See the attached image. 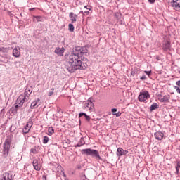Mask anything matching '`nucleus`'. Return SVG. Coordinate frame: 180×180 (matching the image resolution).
I'll use <instances>...</instances> for the list:
<instances>
[{
	"instance_id": "nucleus-49",
	"label": "nucleus",
	"mask_w": 180,
	"mask_h": 180,
	"mask_svg": "<svg viewBox=\"0 0 180 180\" xmlns=\"http://www.w3.org/2000/svg\"><path fill=\"white\" fill-rule=\"evenodd\" d=\"M83 108H84V109H85V108H86V107L85 105H84V107H83Z\"/></svg>"
},
{
	"instance_id": "nucleus-29",
	"label": "nucleus",
	"mask_w": 180,
	"mask_h": 180,
	"mask_svg": "<svg viewBox=\"0 0 180 180\" xmlns=\"http://www.w3.org/2000/svg\"><path fill=\"white\" fill-rule=\"evenodd\" d=\"M174 89H176L178 94H180V88L178 86H174Z\"/></svg>"
},
{
	"instance_id": "nucleus-14",
	"label": "nucleus",
	"mask_w": 180,
	"mask_h": 180,
	"mask_svg": "<svg viewBox=\"0 0 180 180\" xmlns=\"http://www.w3.org/2000/svg\"><path fill=\"white\" fill-rule=\"evenodd\" d=\"M69 18H70V20L72 23H75L77 22V18H78V15L77 14H74V13L71 12L69 14Z\"/></svg>"
},
{
	"instance_id": "nucleus-39",
	"label": "nucleus",
	"mask_w": 180,
	"mask_h": 180,
	"mask_svg": "<svg viewBox=\"0 0 180 180\" xmlns=\"http://www.w3.org/2000/svg\"><path fill=\"white\" fill-rule=\"evenodd\" d=\"M148 2H150V4H154V2H155V0H148Z\"/></svg>"
},
{
	"instance_id": "nucleus-47",
	"label": "nucleus",
	"mask_w": 180,
	"mask_h": 180,
	"mask_svg": "<svg viewBox=\"0 0 180 180\" xmlns=\"http://www.w3.org/2000/svg\"><path fill=\"white\" fill-rule=\"evenodd\" d=\"M156 60H160V58H158H158H156Z\"/></svg>"
},
{
	"instance_id": "nucleus-1",
	"label": "nucleus",
	"mask_w": 180,
	"mask_h": 180,
	"mask_svg": "<svg viewBox=\"0 0 180 180\" xmlns=\"http://www.w3.org/2000/svg\"><path fill=\"white\" fill-rule=\"evenodd\" d=\"M84 54H88L86 46H76L73 51L66 57L65 68L69 72H75L77 70H85L88 64L84 62Z\"/></svg>"
},
{
	"instance_id": "nucleus-26",
	"label": "nucleus",
	"mask_w": 180,
	"mask_h": 180,
	"mask_svg": "<svg viewBox=\"0 0 180 180\" xmlns=\"http://www.w3.org/2000/svg\"><path fill=\"white\" fill-rule=\"evenodd\" d=\"M68 26L70 32H74V25L70 23Z\"/></svg>"
},
{
	"instance_id": "nucleus-21",
	"label": "nucleus",
	"mask_w": 180,
	"mask_h": 180,
	"mask_svg": "<svg viewBox=\"0 0 180 180\" xmlns=\"http://www.w3.org/2000/svg\"><path fill=\"white\" fill-rule=\"evenodd\" d=\"M84 144H85V141H84L83 138H81L79 142L77 144H76L75 147H81Z\"/></svg>"
},
{
	"instance_id": "nucleus-19",
	"label": "nucleus",
	"mask_w": 180,
	"mask_h": 180,
	"mask_svg": "<svg viewBox=\"0 0 180 180\" xmlns=\"http://www.w3.org/2000/svg\"><path fill=\"white\" fill-rule=\"evenodd\" d=\"M169 98H170L169 96L165 95L162 98L160 99V102H164V103L169 102Z\"/></svg>"
},
{
	"instance_id": "nucleus-25",
	"label": "nucleus",
	"mask_w": 180,
	"mask_h": 180,
	"mask_svg": "<svg viewBox=\"0 0 180 180\" xmlns=\"http://www.w3.org/2000/svg\"><path fill=\"white\" fill-rule=\"evenodd\" d=\"M49 143V137L48 136H44L43 139V143L47 144Z\"/></svg>"
},
{
	"instance_id": "nucleus-7",
	"label": "nucleus",
	"mask_w": 180,
	"mask_h": 180,
	"mask_svg": "<svg viewBox=\"0 0 180 180\" xmlns=\"http://www.w3.org/2000/svg\"><path fill=\"white\" fill-rule=\"evenodd\" d=\"M32 126H33V122L29 121L25 125V127L23 128L22 133L24 134H27V133L30 131V129L32 128Z\"/></svg>"
},
{
	"instance_id": "nucleus-50",
	"label": "nucleus",
	"mask_w": 180,
	"mask_h": 180,
	"mask_svg": "<svg viewBox=\"0 0 180 180\" xmlns=\"http://www.w3.org/2000/svg\"><path fill=\"white\" fill-rule=\"evenodd\" d=\"M63 176H65H65H65V174H64V175H63Z\"/></svg>"
},
{
	"instance_id": "nucleus-43",
	"label": "nucleus",
	"mask_w": 180,
	"mask_h": 180,
	"mask_svg": "<svg viewBox=\"0 0 180 180\" xmlns=\"http://www.w3.org/2000/svg\"><path fill=\"white\" fill-rule=\"evenodd\" d=\"M34 9H36V8H29V11H34Z\"/></svg>"
},
{
	"instance_id": "nucleus-5",
	"label": "nucleus",
	"mask_w": 180,
	"mask_h": 180,
	"mask_svg": "<svg viewBox=\"0 0 180 180\" xmlns=\"http://www.w3.org/2000/svg\"><path fill=\"white\" fill-rule=\"evenodd\" d=\"M151 98V96L150 95V93L145 90L143 91L140 92L138 99L139 102H146L148 99H150Z\"/></svg>"
},
{
	"instance_id": "nucleus-20",
	"label": "nucleus",
	"mask_w": 180,
	"mask_h": 180,
	"mask_svg": "<svg viewBox=\"0 0 180 180\" xmlns=\"http://www.w3.org/2000/svg\"><path fill=\"white\" fill-rule=\"evenodd\" d=\"M158 108H160V105H158L157 103H154L151 105L150 110V112H153V110H155V109H158Z\"/></svg>"
},
{
	"instance_id": "nucleus-45",
	"label": "nucleus",
	"mask_w": 180,
	"mask_h": 180,
	"mask_svg": "<svg viewBox=\"0 0 180 180\" xmlns=\"http://www.w3.org/2000/svg\"><path fill=\"white\" fill-rule=\"evenodd\" d=\"M131 75H134L135 73H134V72H131Z\"/></svg>"
},
{
	"instance_id": "nucleus-10",
	"label": "nucleus",
	"mask_w": 180,
	"mask_h": 180,
	"mask_svg": "<svg viewBox=\"0 0 180 180\" xmlns=\"http://www.w3.org/2000/svg\"><path fill=\"white\" fill-rule=\"evenodd\" d=\"M40 105V98H37L36 101H34L30 105L31 109H36L39 108Z\"/></svg>"
},
{
	"instance_id": "nucleus-42",
	"label": "nucleus",
	"mask_w": 180,
	"mask_h": 180,
	"mask_svg": "<svg viewBox=\"0 0 180 180\" xmlns=\"http://www.w3.org/2000/svg\"><path fill=\"white\" fill-rule=\"evenodd\" d=\"M120 25H123V20H120Z\"/></svg>"
},
{
	"instance_id": "nucleus-35",
	"label": "nucleus",
	"mask_w": 180,
	"mask_h": 180,
	"mask_svg": "<svg viewBox=\"0 0 180 180\" xmlns=\"http://www.w3.org/2000/svg\"><path fill=\"white\" fill-rule=\"evenodd\" d=\"M111 112L112 113H115V112H117V108H112V109H111Z\"/></svg>"
},
{
	"instance_id": "nucleus-13",
	"label": "nucleus",
	"mask_w": 180,
	"mask_h": 180,
	"mask_svg": "<svg viewBox=\"0 0 180 180\" xmlns=\"http://www.w3.org/2000/svg\"><path fill=\"white\" fill-rule=\"evenodd\" d=\"M154 136L156 140H162V139H164V133L161 131H157L154 134Z\"/></svg>"
},
{
	"instance_id": "nucleus-12",
	"label": "nucleus",
	"mask_w": 180,
	"mask_h": 180,
	"mask_svg": "<svg viewBox=\"0 0 180 180\" xmlns=\"http://www.w3.org/2000/svg\"><path fill=\"white\" fill-rule=\"evenodd\" d=\"M13 56L16 58L20 56V47H16L13 50Z\"/></svg>"
},
{
	"instance_id": "nucleus-32",
	"label": "nucleus",
	"mask_w": 180,
	"mask_h": 180,
	"mask_svg": "<svg viewBox=\"0 0 180 180\" xmlns=\"http://www.w3.org/2000/svg\"><path fill=\"white\" fill-rule=\"evenodd\" d=\"M140 79L141 81H146V79H147V77H146V75H143L142 77H140Z\"/></svg>"
},
{
	"instance_id": "nucleus-46",
	"label": "nucleus",
	"mask_w": 180,
	"mask_h": 180,
	"mask_svg": "<svg viewBox=\"0 0 180 180\" xmlns=\"http://www.w3.org/2000/svg\"><path fill=\"white\" fill-rule=\"evenodd\" d=\"M58 168H59V169L61 168V166H60V165H58Z\"/></svg>"
},
{
	"instance_id": "nucleus-23",
	"label": "nucleus",
	"mask_w": 180,
	"mask_h": 180,
	"mask_svg": "<svg viewBox=\"0 0 180 180\" xmlns=\"http://www.w3.org/2000/svg\"><path fill=\"white\" fill-rule=\"evenodd\" d=\"M36 19L37 22H43L44 19L41 16H34V20Z\"/></svg>"
},
{
	"instance_id": "nucleus-18",
	"label": "nucleus",
	"mask_w": 180,
	"mask_h": 180,
	"mask_svg": "<svg viewBox=\"0 0 180 180\" xmlns=\"http://www.w3.org/2000/svg\"><path fill=\"white\" fill-rule=\"evenodd\" d=\"M175 168H176L175 174H176V175H178V174H179V169H180V161L179 160L176 161Z\"/></svg>"
},
{
	"instance_id": "nucleus-48",
	"label": "nucleus",
	"mask_w": 180,
	"mask_h": 180,
	"mask_svg": "<svg viewBox=\"0 0 180 180\" xmlns=\"http://www.w3.org/2000/svg\"><path fill=\"white\" fill-rule=\"evenodd\" d=\"M84 117H85V119H86V117H88V115H86Z\"/></svg>"
},
{
	"instance_id": "nucleus-3",
	"label": "nucleus",
	"mask_w": 180,
	"mask_h": 180,
	"mask_svg": "<svg viewBox=\"0 0 180 180\" xmlns=\"http://www.w3.org/2000/svg\"><path fill=\"white\" fill-rule=\"evenodd\" d=\"M82 154L84 155H90L93 158H95V160H100L101 161H103L102 157H101V155H99V151L95 149H83L82 150Z\"/></svg>"
},
{
	"instance_id": "nucleus-31",
	"label": "nucleus",
	"mask_w": 180,
	"mask_h": 180,
	"mask_svg": "<svg viewBox=\"0 0 180 180\" xmlns=\"http://www.w3.org/2000/svg\"><path fill=\"white\" fill-rule=\"evenodd\" d=\"M0 51H3V53H6V51H8V48H0Z\"/></svg>"
},
{
	"instance_id": "nucleus-36",
	"label": "nucleus",
	"mask_w": 180,
	"mask_h": 180,
	"mask_svg": "<svg viewBox=\"0 0 180 180\" xmlns=\"http://www.w3.org/2000/svg\"><path fill=\"white\" fill-rule=\"evenodd\" d=\"M86 120L87 122H91V117H89V115H88L86 117Z\"/></svg>"
},
{
	"instance_id": "nucleus-33",
	"label": "nucleus",
	"mask_w": 180,
	"mask_h": 180,
	"mask_svg": "<svg viewBox=\"0 0 180 180\" xmlns=\"http://www.w3.org/2000/svg\"><path fill=\"white\" fill-rule=\"evenodd\" d=\"M144 72H145V74L148 75V77H150V75H151V70H150V71L145 70Z\"/></svg>"
},
{
	"instance_id": "nucleus-40",
	"label": "nucleus",
	"mask_w": 180,
	"mask_h": 180,
	"mask_svg": "<svg viewBox=\"0 0 180 180\" xmlns=\"http://www.w3.org/2000/svg\"><path fill=\"white\" fill-rule=\"evenodd\" d=\"M84 8H85V9H89V11H91L89 6H84Z\"/></svg>"
},
{
	"instance_id": "nucleus-17",
	"label": "nucleus",
	"mask_w": 180,
	"mask_h": 180,
	"mask_svg": "<svg viewBox=\"0 0 180 180\" xmlns=\"http://www.w3.org/2000/svg\"><path fill=\"white\" fill-rule=\"evenodd\" d=\"M178 1L179 0H173L172 2V6H173V8H176V9H179L180 8V4Z\"/></svg>"
},
{
	"instance_id": "nucleus-27",
	"label": "nucleus",
	"mask_w": 180,
	"mask_h": 180,
	"mask_svg": "<svg viewBox=\"0 0 180 180\" xmlns=\"http://www.w3.org/2000/svg\"><path fill=\"white\" fill-rule=\"evenodd\" d=\"M88 115H86V113H85V112H80L79 114V119H81V117H82V116H84V117H86V116H87Z\"/></svg>"
},
{
	"instance_id": "nucleus-34",
	"label": "nucleus",
	"mask_w": 180,
	"mask_h": 180,
	"mask_svg": "<svg viewBox=\"0 0 180 180\" xmlns=\"http://www.w3.org/2000/svg\"><path fill=\"white\" fill-rule=\"evenodd\" d=\"M82 180H89V179L86 178V176L85 174H84L83 176H82L81 178Z\"/></svg>"
},
{
	"instance_id": "nucleus-15",
	"label": "nucleus",
	"mask_w": 180,
	"mask_h": 180,
	"mask_svg": "<svg viewBox=\"0 0 180 180\" xmlns=\"http://www.w3.org/2000/svg\"><path fill=\"white\" fill-rule=\"evenodd\" d=\"M56 54H58V56H60V57H63L64 56V48H56L55 49Z\"/></svg>"
},
{
	"instance_id": "nucleus-44",
	"label": "nucleus",
	"mask_w": 180,
	"mask_h": 180,
	"mask_svg": "<svg viewBox=\"0 0 180 180\" xmlns=\"http://www.w3.org/2000/svg\"><path fill=\"white\" fill-rule=\"evenodd\" d=\"M79 13H82L83 15H84V11H80Z\"/></svg>"
},
{
	"instance_id": "nucleus-4",
	"label": "nucleus",
	"mask_w": 180,
	"mask_h": 180,
	"mask_svg": "<svg viewBox=\"0 0 180 180\" xmlns=\"http://www.w3.org/2000/svg\"><path fill=\"white\" fill-rule=\"evenodd\" d=\"M12 143V139L10 136H8L4 143V148H3V154L2 157L4 158H6L9 154V150H11V144Z\"/></svg>"
},
{
	"instance_id": "nucleus-22",
	"label": "nucleus",
	"mask_w": 180,
	"mask_h": 180,
	"mask_svg": "<svg viewBox=\"0 0 180 180\" xmlns=\"http://www.w3.org/2000/svg\"><path fill=\"white\" fill-rule=\"evenodd\" d=\"M48 136H53V134H54V128H53L52 127H49L48 129Z\"/></svg>"
},
{
	"instance_id": "nucleus-11",
	"label": "nucleus",
	"mask_w": 180,
	"mask_h": 180,
	"mask_svg": "<svg viewBox=\"0 0 180 180\" xmlns=\"http://www.w3.org/2000/svg\"><path fill=\"white\" fill-rule=\"evenodd\" d=\"M0 180H12V176L8 172H5L1 176Z\"/></svg>"
},
{
	"instance_id": "nucleus-24",
	"label": "nucleus",
	"mask_w": 180,
	"mask_h": 180,
	"mask_svg": "<svg viewBox=\"0 0 180 180\" xmlns=\"http://www.w3.org/2000/svg\"><path fill=\"white\" fill-rule=\"evenodd\" d=\"M31 153H32V154H37V153H39V148L34 146V148H31Z\"/></svg>"
},
{
	"instance_id": "nucleus-2",
	"label": "nucleus",
	"mask_w": 180,
	"mask_h": 180,
	"mask_svg": "<svg viewBox=\"0 0 180 180\" xmlns=\"http://www.w3.org/2000/svg\"><path fill=\"white\" fill-rule=\"evenodd\" d=\"M32 92H33V89L32 88V86H27L24 94L20 95L16 101L15 105V110H18V108H22L25 102H27V101H29L30 95H32Z\"/></svg>"
},
{
	"instance_id": "nucleus-9",
	"label": "nucleus",
	"mask_w": 180,
	"mask_h": 180,
	"mask_svg": "<svg viewBox=\"0 0 180 180\" xmlns=\"http://www.w3.org/2000/svg\"><path fill=\"white\" fill-rule=\"evenodd\" d=\"M127 153H129V151H127L126 150H124L122 148H118L117 150V157H122V155H126V154H127Z\"/></svg>"
},
{
	"instance_id": "nucleus-16",
	"label": "nucleus",
	"mask_w": 180,
	"mask_h": 180,
	"mask_svg": "<svg viewBox=\"0 0 180 180\" xmlns=\"http://www.w3.org/2000/svg\"><path fill=\"white\" fill-rule=\"evenodd\" d=\"M33 167L36 171H40L41 167L39 165V161L37 160H34L32 162Z\"/></svg>"
},
{
	"instance_id": "nucleus-38",
	"label": "nucleus",
	"mask_w": 180,
	"mask_h": 180,
	"mask_svg": "<svg viewBox=\"0 0 180 180\" xmlns=\"http://www.w3.org/2000/svg\"><path fill=\"white\" fill-rule=\"evenodd\" d=\"M176 85H177V86H180V80L176 82Z\"/></svg>"
},
{
	"instance_id": "nucleus-30",
	"label": "nucleus",
	"mask_w": 180,
	"mask_h": 180,
	"mask_svg": "<svg viewBox=\"0 0 180 180\" xmlns=\"http://www.w3.org/2000/svg\"><path fill=\"white\" fill-rule=\"evenodd\" d=\"M54 94V88L51 89V91L49 92V96H52V95Z\"/></svg>"
},
{
	"instance_id": "nucleus-8",
	"label": "nucleus",
	"mask_w": 180,
	"mask_h": 180,
	"mask_svg": "<svg viewBox=\"0 0 180 180\" xmlns=\"http://www.w3.org/2000/svg\"><path fill=\"white\" fill-rule=\"evenodd\" d=\"M162 47L163 51H169V50H171V42H169L168 40H165Z\"/></svg>"
},
{
	"instance_id": "nucleus-6",
	"label": "nucleus",
	"mask_w": 180,
	"mask_h": 180,
	"mask_svg": "<svg viewBox=\"0 0 180 180\" xmlns=\"http://www.w3.org/2000/svg\"><path fill=\"white\" fill-rule=\"evenodd\" d=\"M94 102H95L94 98H89L87 103H86V108H88V109L90 112H94V110H95V106L94 105Z\"/></svg>"
},
{
	"instance_id": "nucleus-41",
	"label": "nucleus",
	"mask_w": 180,
	"mask_h": 180,
	"mask_svg": "<svg viewBox=\"0 0 180 180\" xmlns=\"http://www.w3.org/2000/svg\"><path fill=\"white\" fill-rule=\"evenodd\" d=\"M84 14L89 15V11H84Z\"/></svg>"
},
{
	"instance_id": "nucleus-28",
	"label": "nucleus",
	"mask_w": 180,
	"mask_h": 180,
	"mask_svg": "<svg viewBox=\"0 0 180 180\" xmlns=\"http://www.w3.org/2000/svg\"><path fill=\"white\" fill-rule=\"evenodd\" d=\"M113 116H116V117H120V116H122V112H118L117 113H113Z\"/></svg>"
},
{
	"instance_id": "nucleus-37",
	"label": "nucleus",
	"mask_w": 180,
	"mask_h": 180,
	"mask_svg": "<svg viewBox=\"0 0 180 180\" xmlns=\"http://www.w3.org/2000/svg\"><path fill=\"white\" fill-rule=\"evenodd\" d=\"M1 115H5V109H2L1 110Z\"/></svg>"
}]
</instances>
